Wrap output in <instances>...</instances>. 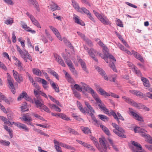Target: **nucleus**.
Segmentation results:
<instances>
[{
	"label": "nucleus",
	"mask_w": 152,
	"mask_h": 152,
	"mask_svg": "<svg viewBox=\"0 0 152 152\" xmlns=\"http://www.w3.org/2000/svg\"><path fill=\"white\" fill-rule=\"evenodd\" d=\"M77 104L78 107L82 113H89V115L91 117L94 121L96 123H97V120L94 115V114L95 113V111L88 102H85V105L88 108V109H86V110L83 107L80 102L77 101Z\"/></svg>",
	"instance_id": "f257e3e1"
},
{
	"label": "nucleus",
	"mask_w": 152,
	"mask_h": 152,
	"mask_svg": "<svg viewBox=\"0 0 152 152\" xmlns=\"http://www.w3.org/2000/svg\"><path fill=\"white\" fill-rule=\"evenodd\" d=\"M80 84L82 85L83 88L91 94L95 99L96 101V104L101 110L104 106V104L98 97L97 95L95 93L94 90L89 86L87 85L85 83L81 82Z\"/></svg>",
	"instance_id": "f03ea898"
},
{
	"label": "nucleus",
	"mask_w": 152,
	"mask_h": 152,
	"mask_svg": "<svg viewBox=\"0 0 152 152\" xmlns=\"http://www.w3.org/2000/svg\"><path fill=\"white\" fill-rule=\"evenodd\" d=\"M122 98L126 102L130 104L131 105L134 106L135 107H136L138 109H143L147 111H148L149 110V109L148 108L146 107L144 105H143L140 103L138 104L135 102L132 99L125 96H123L122 97Z\"/></svg>",
	"instance_id": "7ed1b4c3"
},
{
	"label": "nucleus",
	"mask_w": 152,
	"mask_h": 152,
	"mask_svg": "<svg viewBox=\"0 0 152 152\" xmlns=\"http://www.w3.org/2000/svg\"><path fill=\"white\" fill-rule=\"evenodd\" d=\"M93 12L95 16L103 24L105 25L111 24V23L108 19L104 14H100L95 10H93Z\"/></svg>",
	"instance_id": "20e7f679"
},
{
	"label": "nucleus",
	"mask_w": 152,
	"mask_h": 152,
	"mask_svg": "<svg viewBox=\"0 0 152 152\" xmlns=\"http://www.w3.org/2000/svg\"><path fill=\"white\" fill-rule=\"evenodd\" d=\"M112 126L115 129L113 130V132L118 136L122 137H125L124 134V130L121 127H119L115 123H112Z\"/></svg>",
	"instance_id": "39448f33"
},
{
	"label": "nucleus",
	"mask_w": 152,
	"mask_h": 152,
	"mask_svg": "<svg viewBox=\"0 0 152 152\" xmlns=\"http://www.w3.org/2000/svg\"><path fill=\"white\" fill-rule=\"evenodd\" d=\"M99 141L101 145L100 147L99 145L98 147H96L98 150L101 152H107V147L104 140L101 138H100Z\"/></svg>",
	"instance_id": "423d86ee"
},
{
	"label": "nucleus",
	"mask_w": 152,
	"mask_h": 152,
	"mask_svg": "<svg viewBox=\"0 0 152 152\" xmlns=\"http://www.w3.org/2000/svg\"><path fill=\"white\" fill-rule=\"evenodd\" d=\"M26 14L30 18L33 24L38 28H41V27L40 24L33 15L28 12L26 13Z\"/></svg>",
	"instance_id": "0eeeda50"
},
{
	"label": "nucleus",
	"mask_w": 152,
	"mask_h": 152,
	"mask_svg": "<svg viewBox=\"0 0 152 152\" xmlns=\"http://www.w3.org/2000/svg\"><path fill=\"white\" fill-rule=\"evenodd\" d=\"M13 74L15 80L18 83L23 82V80L22 76L21 74H19L16 71L13 70Z\"/></svg>",
	"instance_id": "6e6552de"
},
{
	"label": "nucleus",
	"mask_w": 152,
	"mask_h": 152,
	"mask_svg": "<svg viewBox=\"0 0 152 152\" xmlns=\"http://www.w3.org/2000/svg\"><path fill=\"white\" fill-rule=\"evenodd\" d=\"M20 56L26 62H27V59H29L31 61H32L31 56L28 52L26 50H23V53L20 55Z\"/></svg>",
	"instance_id": "1a4fd4ad"
},
{
	"label": "nucleus",
	"mask_w": 152,
	"mask_h": 152,
	"mask_svg": "<svg viewBox=\"0 0 152 152\" xmlns=\"http://www.w3.org/2000/svg\"><path fill=\"white\" fill-rule=\"evenodd\" d=\"M129 114L130 115H132L133 118H134L136 120L140 121H143V120L142 118L139 115L137 114L133 111V109L131 108H129Z\"/></svg>",
	"instance_id": "9d476101"
},
{
	"label": "nucleus",
	"mask_w": 152,
	"mask_h": 152,
	"mask_svg": "<svg viewBox=\"0 0 152 152\" xmlns=\"http://www.w3.org/2000/svg\"><path fill=\"white\" fill-rule=\"evenodd\" d=\"M85 50H87V52L89 54L90 56L96 61L97 62V59L95 57V54H96V51L93 48L89 49L87 47H85Z\"/></svg>",
	"instance_id": "9b49d317"
},
{
	"label": "nucleus",
	"mask_w": 152,
	"mask_h": 152,
	"mask_svg": "<svg viewBox=\"0 0 152 152\" xmlns=\"http://www.w3.org/2000/svg\"><path fill=\"white\" fill-rule=\"evenodd\" d=\"M2 100L8 104H10L12 101V99L11 97H10L7 98L5 96L1 93H0V102H1Z\"/></svg>",
	"instance_id": "f8f14e48"
},
{
	"label": "nucleus",
	"mask_w": 152,
	"mask_h": 152,
	"mask_svg": "<svg viewBox=\"0 0 152 152\" xmlns=\"http://www.w3.org/2000/svg\"><path fill=\"white\" fill-rule=\"evenodd\" d=\"M49 28L56 36L57 37V38L60 40L62 41V39L61 37L60 34L57 29L53 27L50 26H49Z\"/></svg>",
	"instance_id": "ddd939ff"
},
{
	"label": "nucleus",
	"mask_w": 152,
	"mask_h": 152,
	"mask_svg": "<svg viewBox=\"0 0 152 152\" xmlns=\"http://www.w3.org/2000/svg\"><path fill=\"white\" fill-rule=\"evenodd\" d=\"M15 124L16 126L18 127L20 129H23L25 132H28L29 131V129L24 124L20 123H15Z\"/></svg>",
	"instance_id": "4468645a"
},
{
	"label": "nucleus",
	"mask_w": 152,
	"mask_h": 152,
	"mask_svg": "<svg viewBox=\"0 0 152 152\" xmlns=\"http://www.w3.org/2000/svg\"><path fill=\"white\" fill-rule=\"evenodd\" d=\"M73 18L76 23L82 26H84L85 25L84 23L82 20L80 19L79 17L77 15L74 14Z\"/></svg>",
	"instance_id": "2eb2a0df"
},
{
	"label": "nucleus",
	"mask_w": 152,
	"mask_h": 152,
	"mask_svg": "<svg viewBox=\"0 0 152 152\" xmlns=\"http://www.w3.org/2000/svg\"><path fill=\"white\" fill-rule=\"evenodd\" d=\"M132 144L134 146V147L133 149V152L134 150L138 151H140L142 150V146L139 143L135 141H132Z\"/></svg>",
	"instance_id": "dca6fc26"
},
{
	"label": "nucleus",
	"mask_w": 152,
	"mask_h": 152,
	"mask_svg": "<svg viewBox=\"0 0 152 152\" xmlns=\"http://www.w3.org/2000/svg\"><path fill=\"white\" fill-rule=\"evenodd\" d=\"M95 68L98 72L101 75L103 76L105 80H108V78L106 75L105 72L102 70V69L98 66H96Z\"/></svg>",
	"instance_id": "f3484780"
},
{
	"label": "nucleus",
	"mask_w": 152,
	"mask_h": 152,
	"mask_svg": "<svg viewBox=\"0 0 152 152\" xmlns=\"http://www.w3.org/2000/svg\"><path fill=\"white\" fill-rule=\"evenodd\" d=\"M24 98L26 100L29 101L31 100V98L28 97L27 94L25 92H23L18 97L17 99L18 101Z\"/></svg>",
	"instance_id": "a211bd4d"
},
{
	"label": "nucleus",
	"mask_w": 152,
	"mask_h": 152,
	"mask_svg": "<svg viewBox=\"0 0 152 152\" xmlns=\"http://www.w3.org/2000/svg\"><path fill=\"white\" fill-rule=\"evenodd\" d=\"M134 130L135 133H142V134L147 132L146 130L138 127H135L134 128Z\"/></svg>",
	"instance_id": "6ab92c4d"
},
{
	"label": "nucleus",
	"mask_w": 152,
	"mask_h": 152,
	"mask_svg": "<svg viewBox=\"0 0 152 152\" xmlns=\"http://www.w3.org/2000/svg\"><path fill=\"white\" fill-rule=\"evenodd\" d=\"M78 62L80 64L83 69L87 73H88V72L86 68V64L83 60L81 59L80 58L78 59Z\"/></svg>",
	"instance_id": "aec40b11"
},
{
	"label": "nucleus",
	"mask_w": 152,
	"mask_h": 152,
	"mask_svg": "<svg viewBox=\"0 0 152 152\" xmlns=\"http://www.w3.org/2000/svg\"><path fill=\"white\" fill-rule=\"evenodd\" d=\"M54 144H57L58 145L61 146L63 147L68 149H70L71 148V147L70 146L60 142H58L56 140H54Z\"/></svg>",
	"instance_id": "412c9836"
},
{
	"label": "nucleus",
	"mask_w": 152,
	"mask_h": 152,
	"mask_svg": "<svg viewBox=\"0 0 152 152\" xmlns=\"http://www.w3.org/2000/svg\"><path fill=\"white\" fill-rule=\"evenodd\" d=\"M54 144H57L58 145L61 146L63 147L68 149H70L71 148V147L70 146L60 142H58L56 140H54Z\"/></svg>",
	"instance_id": "4be33fe9"
},
{
	"label": "nucleus",
	"mask_w": 152,
	"mask_h": 152,
	"mask_svg": "<svg viewBox=\"0 0 152 152\" xmlns=\"http://www.w3.org/2000/svg\"><path fill=\"white\" fill-rule=\"evenodd\" d=\"M72 5L75 9L77 11H80L79 4L75 0H71Z\"/></svg>",
	"instance_id": "5701e85b"
},
{
	"label": "nucleus",
	"mask_w": 152,
	"mask_h": 152,
	"mask_svg": "<svg viewBox=\"0 0 152 152\" xmlns=\"http://www.w3.org/2000/svg\"><path fill=\"white\" fill-rule=\"evenodd\" d=\"M142 136L146 139V141L150 144H152V137L149 134L145 133L142 134Z\"/></svg>",
	"instance_id": "b1692460"
},
{
	"label": "nucleus",
	"mask_w": 152,
	"mask_h": 152,
	"mask_svg": "<svg viewBox=\"0 0 152 152\" xmlns=\"http://www.w3.org/2000/svg\"><path fill=\"white\" fill-rule=\"evenodd\" d=\"M49 107L51 109L53 110L56 111L58 112L61 111V109L55 104H49Z\"/></svg>",
	"instance_id": "393cba45"
},
{
	"label": "nucleus",
	"mask_w": 152,
	"mask_h": 152,
	"mask_svg": "<svg viewBox=\"0 0 152 152\" xmlns=\"http://www.w3.org/2000/svg\"><path fill=\"white\" fill-rule=\"evenodd\" d=\"M21 120L24 122L25 123H27L28 121H32V119L28 114H26V115H23V117L21 118Z\"/></svg>",
	"instance_id": "a878e982"
},
{
	"label": "nucleus",
	"mask_w": 152,
	"mask_h": 152,
	"mask_svg": "<svg viewBox=\"0 0 152 152\" xmlns=\"http://www.w3.org/2000/svg\"><path fill=\"white\" fill-rule=\"evenodd\" d=\"M132 54H133L137 59L140 60L141 62L143 61V58L139 54L134 50H132Z\"/></svg>",
	"instance_id": "bb28decb"
},
{
	"label": "nucleus",
	"mask_w": 152,
	"mask_h": 152,
	"mask_svg": "<svg viewBox=\"0 0 152 152\" xmlns=\"http://www.w3.org/2000/svg\"><path fill=\"white\" fill-rule=\"evenodd\" d=\"M31 4L34 6L37 10L39 12L40 11L39 5L36 0H29Z\"/></svg>",
	"instance_id": "cd10ccee"
},
{
	"label": "nucleus",
	"mask_w": 152,
	"mask_h": 152,
	"mask_svg": "<svg viewBox=\"0 0 152 152\" xmlns=\"http://www.w3.org/2000/svg\"><path fill=\"white\" fill-rule=\"evenodd\" d=\"M50 8L53 11L56 10H59L61 8L57 4L55 3H53L50 5Z\"/></svg>",
	"instance_id": "c85d7f7f"
},
{
	"label": "nucleus",
	"mask_w": 152,
	"mask_h": 152,
	"mask_svg": "<svg viewBox=\"0 0 152 152\" xmlns=\"http://www.w3.org/2000/svg\"><path fill=\"white\" fill-rule=\"evenodd\" d=\"M101 110L102 111L105 113L109 116L112 115L111 113L112 112H113V111L111 110L110 112L106 108L105 105L103 107Z\"/></svg>",
	"instance_id": "c756f323"
},
{
	"label": "nucleus",
	"mask_w": 152,
	"mask_h": 152,
	"mask_svg": "<svg viewBox=\"0 0 152 152\" xmlns=\"http://www.w3.org/2000/svg\"><path fill=\"white\" fill-rule=\"evenodd\" d=\"M32 71L34 74L37 76H39L42 75L41 71L40 70L37 69H33Z\"/></svg>",
	"instance_id": "7c9ffc66"
},
{
	"label": "nucleus",
	"mask_w": 152,
	"mask_h": 152,
	"mask_svg": "<svg viewBox=\"0 0 152 152\" xmlns=\"http://www.w3.org/2000/svg\"><path fill=\"white\" fill-rule=\"evenodd\" d=\"M7 80L9 85L13 86V83H14V80L11 77L10 74L7 73Z\"/></svg>",
	"instance_id": "2f4dec72"
},
{
	"label": "nucleus",
	"mask_w": 152,
	"mask_h": 152,
	"mask_svg": "<svg viewBox=\"0 0 152 152\" xmlns=\"http://www.w3.org/2000/svg\"><path fill=\"white\" fill-rule=\"evenodd\" d=\"M50 84L52 87L54 89L56 92H59V87L56 83H55L53 82L52 83L51 82Z\"/></svg>",
	"instance_id": "473e14b6"
},
{
	"label": "nucleus",
	"mask_w": 152,
	"mask_h": 152,
	"mask_svg": "<svg viewBox=\"0 0 152 152\" xmlns=\"http://www.w3.org/2000/svg\"><path fill=\"white\" fill-rule=\"evenodd\" d=\"M64 58L66 64H67L68 66L69 67V68L74 67L73 64L69 59L68 58L66 59V58L64 57Z\"/></svg>",
	"instance_id": "72a5a7b5"
},
{
	"label": "nucleus",
	"mask_w": 152,
	"mask_h": 152,
	"mask_svg": "<svg viewBox=\"0 0 152 152\" xmlns=\"http://www.w3.org/2000/svg\"><path fill=\"white\" fill-rule=\"evenodd\" d=\"M100 127L107 135H109L110 134V132L108 129L105 126L102 125H100Z\"/></svg>",
	"instance_id": "f704fd0d"
},
{
	"label": "nucleus",
	"mask_w": 152,
	"mask_h": 152,
	"mask_svg": "<svg viewBox=\"0 0 152 152\" xmlns=\"http://www.w3.org/2000/svg\"><path fill=\"white\" fill-rule=\"evenodd\" d=\"M48 72L53 76L55 77L57 80H59V76L57 73L52 70H50L48 71Z\"/></svg>",
	"instance_id": "c9c22d12"
},
{
	"label": "nucleus",
	"mask_w": 152,
	"mask_h": 152,
	"mask_svg": "<svg viewBox=\"0 0 152 152\" xmlns=\"http://www.w3.org/2000/svg\"><path fill=\"white\" fill-rule=\"evenodd\" d=\"M34 101L37 107V108L41 107V108L42 107L43 105H44L43 104L41 103L39 101L38 99L37 100L35 99H34Z\"/></svg>",
	"instance_id": "e433bc0d"
},
{
	"label": "nucleus",
	"mask_w": 152,
	"mask_h": 152,
	"mask_svg": "<svg viewBox=\"0 0 152 152\" xmlns=\"http://www.w3.org/2000/svg\"><path fill=\"white\" fill-rule=\"evenodd\" d=\"M13 23V19L11 18H9L4 22L7 25H12Z\"/></svg>",
	"instance_id": "4c0bfd02"
},
{
	"label": "nucleus",
	"mask_w": 152,
	"mask_h": 152,
	"mask_svg": "<svg viewBox=\"0 0 152 152\" xmlns=\"http://www.w3.org/2000/svg\"><path fill=\"white\" fill-rule=\"evenodd\" d=\"M80 11H78V12L81 13H82V12H83L84 13L88 15V14L90 13L88 10L84 7H82L80 8Z\"/></svg>",
	"instance_id": "58836bf2"
},
{
	"label": "nucleus",
	"mask_w": 152,
	"mask_h": 152,
	"mask_svg": "<svg viewBox=\"0 0 152 152\" xmlns=\"http://www.w3.org/2000/svg\"><path fill=\"white\" fill-rule=\"evenodd\" d=\"M99 91L102 95L107 96H110L109 93L106 92L102 88H99Z\"/></svg>",
	"instance_id": "ea45409f"
},
{
	"label": "nucleus",
	"mask_w": 152,
	"mask_h": 152,
	"mask_svg": "<svg viewBox=\"0 0 152 152\" xmlns=\"http://www.w3.org/2000/svg\"><path fill=\"white\" fill-rule=\"evenodd\" d=\"M98 116L100 119L104 121H107L108 120V118L104 115H99Z\"/></svg>",
	"instance_id": "a19ab883"
},
{
	"label": "nucleus",
	"mask_w": 152,
	"mask_h": 152,
	"mask_svg": "<svg viewBox=\"0 0 152 152\" xmlns=\"http://www.w3.org/2000/svg\"><path fill=\"white\" fill-rule=\"evenodd\" d=\"M0 143L2 145L5 146H8L10 144V142L3 140H0Z\"/></svg>",
	"instance_id": "79ce46f5"
},
{
	"label": "nucleus",
	"mask_w": 152,
	"mask_h": 152,
	"mask_svg": "<svg viewBox=\"0 0 152 152\" xmlns=\"http://www.w3.org/2000/svg\"><path fill=\"white\" fill-rule=\"evenodd\" d=\"M58 114L59 115L58 117L64 120L67 121H68L69 120V118L67 117L64 114L61 113H59V114Z\"/></svg>",
	"instance_id": "37998d69"
},
{
	"label": "nucleus",
	"mask_w": 152,
	"mask_h": 152,
	"mask_svg": "<svg viewBox=\"0 0 152 152\" xmlns=\"http://www.w3.org/2000/svg\"><path fill=\"white\" fill-rule=\"evenodd\" d=\"M83 131V132L87 134L91 133V131L89 128L87 127H83L82 129Z\"/></svg>",
	"instance_id": "c03bdc74"
},
{
	"label": "nucleus",
	"mask_w": 152,
	"mask_h": 152,
	"mask_svg": "<svg viewBox=\"0 0 152 152\" xmlns=\"http://www.w3.org/2000/svg\"><path fill=\"white\" fill-rule=\"evenodd\" d=\"M57 61L58 64H60L61 66H65V64L64 61L62 60V58L61 57L59 58L57 60Z\"/></svg>",
	"instance_id": "a18cd8bd"
},
{
	"label": "nucleus",
	"mask_w": 152,
	"mask_h": 152,
	"mask_svg": "<svg viewBox=\"0 0 152 152\" xmlns=\"http://www.w3.org/2000/svg\"><path fill=\"white\" fill-rule=\"evenodd\" d=\"M67 129L68 131H69V132L70 133H72L73 134L76 135H78L79 134V133L73 129L68 127Z\"/></svg>",
	"instance_id": "49530a36"
},
{
	"label": "nucleus",
	"mask_w": 152,
	"mask_h": 152,
	"mask_svg": "<svg viewBox=\"0 0 152 152\" xmlns=\"http://www.w3.org/2000/svg\"><path fill=\"white\" fill-rule=\"evenodd\" d=\"M116 24L118 26L123 27V25L121 21L118 19L116 18L115 20Z\"/></svg>",
	"instance_id": "de8ad7c7"
},
{
	"label": "nucleus",
	"mask_w": 152,
	"mask_h": 152,
	"mask_svg": "<svg viewBox=\"0 0 152 152\" xmlns=\"http://www.w3.org/2000/svg\"><path fill=\"white\" fill-rule=\"evenodd\" d=\"M106 57H107V58L108 60V58L112 59L113 61H115L116 59L115 57L112 55L110 54L109 53L106 55Z\"/></svg>",
	"instance_id": "09e8293b"
},
{
	"label": "nucleus",
	"mask_w": 152,
	"mask_h": 152,
	"mask_svg": "<svg viewBox=\"0 0 152 152\" xmlns=\"http://www.w3.org/2000/svg\"><path fill=\"white\" fill-rule=\"evenodd\" d=\"M106 57H107V58L108 60V58L112 59L113 61H115L116 59L115 57L112 55L110 54L109 53L106 55Z\"/></svg>",
	"instance_id": "8fccbe9b"
},
{
	"label": "nucleus",
	"mask_w": 152,
	"mask_h": 152,
	"mask_svg": "<svg viewBox=\"0 0 152 152\" xmlns=\"http://www.w3.org/2000/svg\"><path fill=\"white\" fill-rule=\"evenodd\" d=\"M106 57H107V58L108 60V58L112 59L113 61H115L116 59L115 57L112 55L110 54L109 53L106 55Z\"/></svg>",
	"instance_id": "3c124183"
},
{
	"label": "nucleus",
	"mask_w": 152,
	"mask_h": 152,
	"mask_svg": "<svg viewBox=\"0 0 152 152\" xmlns=\"http://www.w3.org/2000/svg\"><path fill=\"white\" fill-rule=\"evenodd\" d=\"M41 109L44 110L47 113H50V111L49 109L45 105H43L42 107L41 108Z\"/></svg>",
	"instance_id": "603ef678"
},
{
	"label": "nucleus",
	"mask_w": 152,
	"mask_h": 152,
	"mask_svg": "<svg viewBox=\"0 0 152 152\" xmlns=\"http://www.w3.org/2000/svg\"><path fill=\"white\" fill-rule=\"evenodd\" d=\"M78 34L84 40H86V38L84 34L79 31L77 32Z\"/></svg>",
	"instance_id": "864d4df0"
},
{
	"label": "nucleus",
	"mask_w": 152,
	"mask_h": 152,
	"mask_svg": "<svg viewBox=\"0 0 152 152\" xmlns=\"http://www.w3.org/2000/svg\"><path fill=\"white\" fill-rule=\"evenodd\" d=\"M74 88L78 91H81L82 90V88L78 84H75L74 86Z\"/></svg>",
	"instance_id": "5fc2aeb1"
},
{
	"label": "nucleus",
	"mask_w": 152,
	"mask_h": 152,
	"mask_svg": "<svg viewBox=\"0 0 152 152\" xmlns=\"http://www.w3.org/2000/svg\"><path fill=\"white\" fill-rule=\"evenodd\" d=\"M111 113L112 114V115L113 116L114 118L116 120L118 123H119L120 122V121L119 120V119L118 118V116H117L116 114L114 112H112Z\"/></svg>",
	"instance_id": "6e6d98bb"
},
{
	"label": "nucleus",
	"mask_w": 152,
	"mask_h": 152,
	"mask_svg": "<svg viewBox=\"0 0 152 152\" xmlns=\"http://www.w3.org/2000/svg\"><path fill=\"white\" fill-rule=\"evenodd\" d=\"M32 83V85L35 87V88L38 90L40 89L39 87V86L38 84L36 83L34 80L31 82Z\"/></svg>",
	"instance_id": "4d7b16f0"
},
{
	"label": "nucleus",
	"mask_w": 152,
	"mask_h": 152,
	"mask_svg": "<svg viewBox=\"0 0 152 152\" xmlns=\"http://www.w3.org/2000/svg\"><path fill=\"white\" fill-rule=\"evenodd\" d=\"M91 139V140L94 142V144L95 145L96 147H98L99 145V144L97 141V140L95 137H92Z\"/></svg>",
	"instance_id": "13d9d810"
},
{
	"label": "nucleus",
	"mask_w": 152,
	"mask_h": 152,
	"mask_svg": "<svg viewBox=\"0 0 152 152\" xmlns=\"http://www.w3.org/2000/svg\"><path fill=\"white\" fill-rule=\"evenodd\" d=\"M57 144H55L54 147L58 152H62L61 148Z\"/></svg>",
	"instance_id": "bf43d9fd"
},
{
	"label": "nucleus",
	"mask_w": 152,
	"mask_h": 152,
	"mask_svg": "<svg viewBox=\"0 0 152 152\" xmlns=\"http://www.w3.org/2000/svg\"><path fill=\"white\" fill-rule=\"evenodd\" d=\"M110 66L114 72H117V70L115 68V65L114 63H112V64H110Z\"/></svg>",
	"instance_id": "052dcab7"
},
{
	"label": "nucleus",
	"mask_w": 152,
	"mask_h": 152,
	"mask_svg": "<svg viewBox=\"0 0 152 152\" xmlns=\"http://www.w3.org/2000/svg\"><path fill=\"white\" fill-rule=\"evenodd\" d=\"M133 72H135L136 74H137L138 76H140L141 75V73L140 72V71L139 70L137 69V68L136 67L134 68V69H133Z\"/></svg>",
	"instance_id": "680f3d73"
},
{
	"label": "nucleus",
	"mask_w": 152,
	"mask_h": 152,
	"mask_svg": "<svg viewBox=\"0 0 152 152\" xmlns=\"http://www.w3.org/2000/svg\"><path fill=\"white\" fill-rule=\"evenodd\" d=\"M69 69L73 73V75L75 76H76L77 75V73L76 70H75L74 67H73Z\"/></svg>",
	"instance_id": "e2e57ef3"
},
{
	"label": "nucleus",
	"mask_w": 152,
	"mask_h": 152,
	"mask_svg": "<svg viewBox=\"0 0 152 152\" xmlns=\"http://www.w3.org/2000/svg\"><path fill=\"white\" fill-rule=\"evenodd\" d=\"M117 46L120 48V49L124 51H125L126 49L121 44L118 43L117 44Z\"/></svg>",
	"instance_id": "0e129e2a"
},
{
	"label": "nucleus",
	"mask_w": 152,
	"mask_h": 152,
	"mask_svg": "<svg viewBox=\"0 0 152 152\" xmlns=\"http://www.w3.org/2000/svg\"><path fill=\"white\" fill-rule=\"evenodd\" d=\"M103 50V52L104 53V54H105V55L107 54V53H108V49L107 48V47L105 46V45H104L103 47H102Z\"/></svg>",
	"instance_id": "69168bd1"
},
{
	"label": "nucleus",
	"mask_w": 152,
	"mask_h": 152,
	"mask_svg": "<svg viewBox=\"0 0 152 152\" xmlns=\"http://www.w3.org/2000/svg\"><path fill=\"white\" fill-rule=\"evenodd\" d=\"M99 55L100 57L104 60L106 62L108 63V60L107 58V57H106V55L105 54H104V55H103L101 53H100L99 54Z\"/></svg>",
	"instance_id": "338daca9"
},
{
	"label": "nucleus",
	"mask_w": 152,
	"mask_h": 152,
	"mask_svg": "<svg viewBox=\"0 0 152 152\" xmlns=\"http://www.w3.org/2000/svg\"><path fill=\"white\" fill-rule=\"evenodd\" d=\"M34 115L37 118H38L39 119L42 120L44 121H46V120H45V119L43 117H42L40 115H38L37 114H34Z\"/></svg>",
	"instance_id": "774afa93"
}]
</instances>
